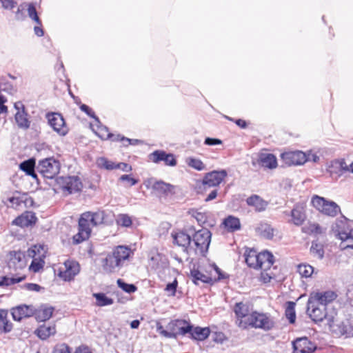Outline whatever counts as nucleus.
Segmentation results:
<instances>
[{
	"instance_id": "obj_32",
	"label": "nucleus",
	"mask_w": 353,
	"mask_h": 353,
	"mask_svg": "<svg viewBox=\"0 0 353 353\" xmlns=\"http://www.w3.org/2000/svg\"><path fill=\"white\" fill-rule=\"evenodd\" d=\"M246 202L248 205L254 207L257 212L264 211L268 204L267 201L256 194L248 197Z\"/></svg>"
},
{
	"instance_id": "obj_56",
	"label": "nucleus",
	"mask_w": 353,
	"mask_h": 353,
	"mask_svg": "<svg viewBox=\"0 0 353 353\" xmlns=\"http://www.w3.org/2000/svg\"><path fill=\"white\" fill-rule=\"evenodd\" d=\"M178 285L177 280L175 279L172 283H168L165 289V291L170 292L172 296H174Z\"/></svg>"
},
{
	"instance_id": "obj_38",
	"label": "nucleus",
	"mask_w": 353,
	"mask_h": 353,
	"mask_svg": "<svg viewBox=\"0 0 353 353\" xmlns=\"http://www.w3.org/2000/svg\"><path fill=\"white\" fill-rule=\"evenodd\" d=\"M234 312L238 317V319L241 318H248L250 316L249 314V306L247 304H245L242 302L237 303L234 307Z\"/></svg>"
},
{
	"instance_id": "obj_22",
	"label": "nucleus",
	"mask_w": 353,
	"mask_h": 353,
	"mask_svg": "<svg viewBox=\"0 0 353 353\" xmlns=\"http://www.w3.org/2000/svg\"><path fill=\"white\" fill-rule=\"evenodd\" d=\"M14 108L17 110L15 114V121L19 128L22 129L29 128L30 121L28 119V114L25 111L23 104L20 101L16 102Z\"/></svg>"
},
{
	"instance_id": "obj_23",
	"label": "nucleus",
	"mask_w": 353,
	"mask_h": 353,
	"mask_svg": "<svg viewBox=\"0 0 353 353\" xmlns=\"http://www.w3.org/2000/svg\"><path fill=\"white\" fill-rule=\"evenodd\" d=\"M150 159L154 163L164 161L165 164L170 166L176 165V161L172 154H167L163 150H156L149 155Z\"/></svg>"
},
{
	"instance_id": "obj_28",
	"label": "nucleus",
	"mask_w": 353,
	"mask_h": 353,
	"mask_svg": "<svg viewBox=\"0 0 353 353\" xmlns=\"http://www.w3.org/2000/svg\"><path fill=\"white\" fill-rule=\"evenodd\" d=\"M190 276L193 283L196 285H199L200 283H210L212 281V278L208 274L203 273L199 268L196 267L195 265L190 270Z\"/></svg>"
},
{
	"instance_id": "obj_3",
	"label": "nucleus",
	"mask_w": 353,
	"mask_h": 353,
	"mask_svg": "<svg viewBox=\"0 0 353 353\" xmlns=\"http://www.w3.org/2000/svg\"><path fill=\"white\" fill-rule=\"evenodd\" d=\"M103 219V212H86L82 214L79 221V232L73 236V243L79 244L88 239L90 237L92 227L102 223Z\"/></svg>"
},
{
	"instance_id": "obj_5",
	"label": "nucleus",
	"mask_w": 353,
	"mask_h": 353,
	"mask_svg": "<svg viewBox=\"0 0 353 353\" xmlns=\"http://www.w3.org/2000/svg\"><path fill=\"white\" fill-rule=\"evenodd\" d=\"M236 323L243 329L246 328L248 325H250L252 327L264 330H270L274 325V322L270 315L256 312H252L245 320L238 319Z\"/></svg>"
},
{
	"instance_id": "obj_39",
	"label": "nucleus",
	"mask_w": 353,
	"mask_h": 353,
	"mask_svg": "<svg viewBox=\"0 0 353 353\" xmlns=\"http://www.w3.org/2000/svg\"><path fill=\"white\" fill-rule=\"evenodd\" d=\"M93 296L96 299V304L98 306L103 307L113 303V300L108 297L104 293H94Z\"/></svg>"
},
{
	"instance_id": "obj_44",
	"label": "nucleus",
	"mask_w": 353,
	"mask_h": 353,
	"mask_svg": "<svg viewBox=\"0 0 353 353\" xmlns=\"http://www.w3.org/2000/svg\"><path fill=\"white\" fill-rule=\"evenodd\" d=\"M294 307L295 303L294 302H288V306L285 310V315L290 323H294L295 322L296 314Z\"/></svg>"
},
{
	"instance_id": "obj_12",
	"label": "nucleus",
	"mask_w": 353,
	"mask_h": 353,
	"mask_svg": "<svg viewBox=\"0 0 353 353\" xmlns=\"http://www.w3.org/2000/svg\"><path fill=\"white\" fill-rule=\"evenodd\" d=\"M166 328L169 332H164L168 338H176L178 335H185L191 331V325L185 320L176 319L170 321Z\"/></svg>"
},
{
	"instance_id": "obj_4",
	"label": "nucleus",
	"mask_w": 353,
	"mask_h": 353,
	"mask_svg": "<svg viewBox=\"0 0 353 353\" xmlns=\"http://www.w3.org/2000/svg\"><path fill=\"white\" fill-rule=\"evenodd\" d=\"M247 265L254 269L266 271L274 263V256L272 253L265 251L259 254L254 250H247L244 254Z\"/></svg>"
},
{
	"instance_id": "obj_26",
	"label": "nucleus",
	"mask_w": 353,
	"mask_h": 353,
	"mask_svg": "<svg viewBox=\"0 0 353 353\" xmlns=\"http://www.w3.org/2000/svg\"><path fill=\"white\" fill-rule=\"evenodd\" d=\"M256 234L265 239L270 240L274 237V229L267 222L261 221L254 228Z\"/></svg>"
},
{
	"instance_id": "obj_43",
	"label": "nucleus",
	"mask_w": 353,
	"mask_h": 353,
	"mask_svg": "<svg viewBox=\"0 0 353 353\" xmlns=\"http://www.w3.org/2000/svg\"><path fill=\"white\" fill-rule=\"evenodd\" d=\"M53 310L52 307L42 308L37 313V319L39 321L48 320L52 316Z\"/></svg>"
},
{
	"instance_id": "obj_60",
	"label": "nucleus",
	"mask_w": 353,
	"mask_h": 353,
	"mask_svg": "<svg viewBox=\"0 0 353 353\" xmlns=\"http://www.w3.org/2000/svg\"><path fill=\"white\" fill-rule=\"evenodd\" d=\"M80 108H81V110L82 111L85 112L90 117L95 118L96 121L98 123L99 122L98 118L95 117V116L94 115L93 112L92 111V110L88 105H86L85 104H83V105H81Z\"/></svg>"
},
{
	"instance_id": "obj_45",
	"label": "nucleus",
	"mask_w": 353,
	"mask_h": 353,
	"mask_svg": "<svg viewBox=\"0 0 353 353\" xmlns=\"http://www.w3.org/2000/svg\"><path fill=\"white\" fill-rule=\"evenodd\" d=\"M97 164L99 168H105L106 170L116 169L117 164L114 162L108 161L104 157H100L97 160Z\"/></svg>"
},
{
	"instance_id": "obj_19",
	"label": "nucleus",
	"mask_w": 353,
	"mask_h": 353,
	"mask_svg": "<svg viewBox=\"0 0 353 353\" xmlns=\"http://www.w3.org/2000/svg\"><path fill=\"white\" fill-rule=\"evenodd\" d=\"M292 345V353H313L316 349V345L306 337L296 339Z\"/></svg>"
},
{
	"instance_id": "obj_9",
	"label": "nucleus",
	"mask_w": 353,
	"mask_h": 353,
	"mask_svg": "<svg viewBox=\"0 0 353 353\" xmlns=\"http://www.w3.org/2000/svg\"><path fill=\"white\" fill-rule=\"evenodd\" d=\"M313 206L319 211L330 216H335L340 212V207L334 201H327L323 197L314 196L312 199Z\"/></svg>"
},
{
	"instance_id": "obj_25",
	"label": "nucleus",
	"mask_w": 353,
	"mask_h": 353,
	"mask_svg": "<svg viewBox=\"0 0 353 353\" xmlns=\"http://www.w3.org/2000/svg\"><path fill=\"white\" fill-rule=\"evenodd\" d=\"M348 170V166L343 159H335L331 161L327 167V172L331 176H340Z\"/></svg>"
},
{
	"instance_id": "obj_35",
	"label": "nucleus",
	"mask_w": 353,
	"mask_h": 353,
	"mask_svg": "<svg viewBox=\"0 0 353 353\" xmlns=\"http://www.w3.org/2000/svg\"><path fill=\"white\" fill-rule=\"evenodd\" d=\"M210 332L208 327H196L193 328L191 325V331L188 332V334H190L192 337L196 340L202 341L205 339L210 334Z\"/></svg>"
},
{
	"instance_id": "obj_41",
	"label": "nucleus",
	"mask_w": 353,
	"mask_h": 353,
	"mask_svg": "<svg viewBox=\"0 0 353 353\" xmlns=\"http://www.w3.org/2000/svg\"><path fill=\"white\" fill-rule=\"evenodd\" d=\"M185 163L188 166L198 171H202L205 169V165L201 161V160L199 159L188 157L185 159Z\"/></svg>"
},
{
	"instance_id": "obj_42",
	"label": "nucleus",
	"mask_w": 353,
	"mask_h": 353,
	"mask_svg": "<svg viewBox=\"0 0 353 353\" xmlns=\"http://www.w3.org/2000/svg\"><path fill=\"white\" fill-rule=\"evenodd\" d=\"M297 271L302 277L309 278L314 272V268L308 264H300L297 266Z\"/></svg>"
},
{
	"instance_id": "obj_55",
	"label": "nucleus",
	"mask_w": 353,
	"mask_h": 353,
	"mask_svg": "<svg viewBox=\"0 0 353 353\" xmlns=\"http://www.w3.org/2000/svg\"><path fill=\"white\" fill-rule=\"evenodd\" d=\"M53 353H71L69 347L65 344L57 345L53 350Z\"/></svg>"
},
{
	"instance_id": "obj_34",
	"label": "nucleus",
	"mask_w": 353,
	"mask_h": 353,
	"mask_svg": "<svg viewBox=\"0 0 353 353\" xmlns=\"http://www.w3.org/2000/svg\"><path fill=\"white\" fill-rule=\"evenodd\" d=\"M56 332V328L54 325H41L37 329L35 333L42 340L48 339L50 336L54 335Z\"/></svg>"
},
{
	"instance_id": "obj_2",
	"label": "nucleus",
	"mask_w": 353,
	"mask_h": 353,
	"mask_svg": "<svg viewBox=\"0 0 353 353\" xmlns=\"http://www.w3.org/2000/svg\"><path fill=\"white\" fill-rule=\"evenodd\" d=\"M103 219V212H86L82 214L79 221V232L73 236V243L79 244L88 239L90 237L92 227L102 223Z\"/></svg>"
},
{
	"instance_id": "obj_36",
	"label": "nucleus",
	"mask_w": 353,
	"mask_h": 353,
	"mask_svg": "<svg viewBox=\"0 0 353 353\" xmlns=\"http://www.w3.org/2000/svg\"><path fill=\"white\" fill-rule=\"evenodd\" d=\"M35 160L30 159L27 161L22 162L20 164V168L24 171L28 175L32 176L33 178H37V174L34 172Z\"/></svg>"
},
{
	"instance_id": "obj_1",
	"label": "nucleus",
	"mask_w": 353,
	"mask_h": 353,
	"mask_svg": "<svg viewBox=\"0 0 353 353\" xmlns=\"http://www.w3.org/2000/svg\"><path fill=\"white\" fill-rule=\"evenodd\" d=\"M132 254L130 248L118 245L102 260L103 270L107 273L118 272Z\"/></svg>"
},
{
	"instance_id": "obj_13",
	"label": "nucleus",
	"mask_w": 353,
	"mask_h": 353,
	"mask_svg": "<svg viewBox=\"0 0 353 353\" xmlns=\"http://www.w3.org/2000/svg\"><path fill=\"white\" fill-rule=\"evenodd\" d=\"M310 303H316L321 307L325 306L336 298V294L333 291L312 292L310 294Z\"/></svg>"
},
{
	"instance_id": "obj_15",
	"label": "nucleus",
	"mask_w": 353,
	"mask_h": 353,
	"mask_svg": "<svg viewBox=\"0 0 353 353\" xmlns=\"http://www.w3.org/2000/svg\"><path fill=\"white\" fill-rule=\"evenodd\" d=\"M8 265L14 271L21 270L26 266L25 254L21 251H11L8 255Z\"/></svg>"
},
{
	"instance_id": "obj_40",
	"label": "nucleus",
	"mask_w": 353,
	"mask_h": 353,
	"mask_svg": "<svg viewBox=\"0 0 353 353\" xmlns=\"http://www.w3.org/2000/svg\"><path fill=\"white\" fill-rule=\"evenodd\" d=\"M303 231L310 234H321L325 232V229L321 227L318 223H312L303 228Z\"/></svg>"
},
{
	"instance_id": "obj_37",
	"label": "nucleus",
	"mask_w": 353,
	"mask_h": 353,
	"mask_svg": "<svg viewBox=\"0 0 353 353\" xmlns=\"http://www.w3.org/2000/svg\"><path fill=\"white\" fill-rule=\"evenodd\" d=\"M223 224L229 232L238 230L241 228L239 219L232 216H229L226 218L223 221Z\"/></svg>"
},
{
	"instance_id": "obj_20",
	"label": "nucleus",
	"mask_w": 353,
	"mask_h": 353,
	"mask_svg": "<svg viewBox=\"0 0 353 353\" xmlns=\"http://www.w3.org/2000/svg\"><path fill=\"white\" fill-rule=\"evenodd\" d=\"M307 313L312 321L315 322L322 321L323 319H326L327 321V316L325 313V307H321L316 304V303H310V298L307 301Z\"/></svg>"
},
{
	"instance_id": "obj_46",
	"label": "nucleus",
	"mask_w": 353,
	"mask_h": 353,
	"mask_svg": "<svg viewBox=\"0 0 353 353\" xmlns=\"http://www.w3.org/2000/svg\"><path fill=\"white\" fill-rule=\"evenodd\" d=\"M96 134L101 139H108L114 136L113 134L109 132L108 128L105 126L98 125L97 129L96 130Z\"/></svg>"
},
{
	"instance_id": "obj_64",
	"label": "nucleus",
	"mask_w": 353,
	"mask_h": 353,
	"mask_svg": "<svg viewBox=\"0 0 353 353\" xmlns=\"http://www.w3.org/2000/svg\"><path fill=\"white\" fill-rule=\"evenodd\" d=\"M74 353H92L87 347H79Z\"/></svg>"
},
{
	"instance_id": "obj_53",
	"label": "nucleus",
	"mask_w": 353,
	"mask_h": 353,
	"mask_svg": "<svg viewBox=\"0 0 353 353\" xmlns=\"http://www.w3.org/2000/svg\"><path fill=\"white\" fill-rule=\"evenodd\" d=\"M192 216L196 220L199 225L203 224L206 222L207 216L204 213L196 210H192Z\"/></svg>"
},
{
	"instance_id": "obj_54",
	"label": "nucleus",
	"mask_w": 353,
	"mask_h": 353,
	"mask_svg": "<svg viewBox=\"0 0 353 353\" xmlns=\"http://www.w3.org/2000/svg\"><path fill=\"white\" fill-rule=\"evenodd\" d=\"M163 255L158 252L150 253V259L153 263V267L157 268L159 266V263L163 260Z\"/></svg>"
},
{
	"instance_id": "obj_51",
	"label": "nucleus",
	"mask_w": 353,
	"mask_h": 353,
	"mask_svg": "<svg viewBox=\"0 0 353 353\" xmlns=\"http://www.w3.org/2000/svg\"><path fill=\"white\" fill-rule=\"evenodd\" d=\"M24 278L23 277H19V278H9L4 276L2 278V279L0 281V286L3 285H10L14 283H17L21 282Z\"/></svg>"
},
{
	"instance_id": "obj_48",
	"label": "nucleus",
	"mask_w": 353,
	"mask_h": 353,
	"mask_svg": "<svg viewBox=\"0 0 353 353\" xmlns=\"http://www.w3.org/2000/svg\"><path fill=\"white\" fill-rule=\"evenodd\" d=\"M117 283L118 286L125 292L132 293L137 290L134 285L126 283L121 279H118Z\"/></svg>"
},
{
	"instance_id": "obj_63",
	"label": "nucleus",
	"mask_w": 353,
	"mask_h": 353,
	"mask_svg": "<svg viewBox=\"0 0 353 353\" xmlns=\"http://www.w3.org/2000/svg\"><path fill=\"white\" fill-rule=\"evenodd\" d=\"M307 157V161H313V162H317L319 160V157L317 156L316 154L309 152L306 154Z\"/></svg>"
},
{
	"instance_id": "obj_33",
	"label": "nucleus",
	"mask_w": 353,
	"mask_h": 353,
	"mask_svg": "<svg viewBox=\"0 0 353 353\" xmlns=\"http://www.w3.org/2000/svg\"><path fill=\"white\" fill-rule=\"evenodd\" d=\"M8 312L6 310H0V332H10L12 329V324L8 319Z\"/></svg>"
},
{
	"instance_id": "obj_27",
	"label": "nucleus",
	"mask_w": 353,
	"mask_h": 353,
	"mask_svg": "<svg viewBox=\"0 0 353 353\" xmlns=\"http://www.w3.org/2000/svg\"><path fill=\"white\" fill-rule=\"evenodd\" d=\"M174 243L179 246L183 247L187 253L191 254L189 248L191 246V237L184 232H178L172 234Z\"/></svg>"
},
{
	"instance_id": "obj_30",
	"label": "nucleus",
	"mask_w": 353,
	"mask_h": 353,
	"mask_svg": "<svg viewBox=\"0 0 353 353\" xmlns=\"http://www.w3.org/2000/svg\"><path fill=\"white\" fill-rule=\"evenodd\" d=\"M259 164L268 169H274L277 167V160L276 157L270 153H261L259 154Z\"/></svg>"
},
{
	"instance_id": "obj_62",
	"label": "nucleus",
	"mask_w": 353,
	"mask_h": 353,
	"mask_svg": "<svg viewBox=\"0 0 353 353\" xmlns=\"http://www.w3.org/2000/svg\"><path fill=\"white\" fill-rule=\"evenodd\" d=\"M2 6L6 9H12L14 6L13 0H3Z\"/></svg>"
},
{
	"instance_id": "obj_58",
	"label": "nucleus",
	"mask_w": 353,
	"mask_h": 353,
	"mask_svg": "<svg viewBox=\"0 0 353 353\" xmlns=\"http://www.w3.org/2000/svg\"><path fill=\"white\" fill-rule=\"evenodd\" d=\"M22 288L29 291L35 292H39L41 289V287L36 283H26L22 286Z\"/></svg>"
},
{
	"instance_id": "obj_7",
	"label": "nucleus",
	"mask_w": 353,
	"mask_h": 353,
	"mask_svg": "<svg viewBox=\"0 0 353 353\" xmlns=\"http://www.w3.org/2000/svg\"><path fill=\"white\" fill-rule=\"evenodd\" d=\"M327 321L330 331L336 336L353 334V325L350 323V322H353V320L341 321L337 316H330L327 317Z\"/></svg>"
},
{
	"instance_id": "obj_57",
	"label": "nucleus",
	"mask_w": 353,
	"mask_h": 353,
	"mask_svg": "<svg viewBox=\"0 0 353 353\" xmlns=\"http://www.w3.org/2000/svg\"><path fill=\"white\" fill-rule=\"evenodd\" d=\"M119 181H126L129 183L130 186L134 185L138 183V180L132 178L130 175L123 174L120 176Z\"/></svg>"
},
{
	"instance_id": "obj_14",
	"label": "nucleus",
	"mask_w": 353,
	"mask_h": 353,
	"mask_svg": "<svg viewBox=\"0 0 353 353\" xmlns=\"http://www.w3.org/2000/svg\"><path fill=\"white\" fill-rule=\"evenodd\" d=\"M48 123L61 136H65L68 132V128L65 125L63 117L59 113H50L47 114Z\"/></svg>"
},
{
	"instance_id": "obj_49",
	"label": "nucleus",
	"mask_w": 353,
	"mask_h": 353,
	"mask_svg": "<svg viewBox=\"0 0 353 353\" xmlns=\"http://www.w3.org/2000/svg\"><path fill=\"white\" fill-rule=\"evenodd\" d=\"M28 14L30 18L34 21L38 25L41 26V22L37 15L36 8L33 4H30L28 8Z\"/></svg>"
},
{
	"instance_id": "obj_59",
	"label": "nucleus",
	"mask_w": 353,
	"mask_h": 353,
	"mask_svg": "<svg viewBox=\"0 0 353 353\" xmlns=\"http://www.w3.org/2000/svg\"><path fill=\"white\" fill-rule=\"evenodd\" d=\"M204 143L208 145H220L222 143V141L219 139L208 137L205 139Z\"/></svg>"
},
{
	"instance_id": "obj_29",
	"label": "nucleus",
	"mask_w": 353,
	"mask_h": 353,
	"mask_svg": "<svg viewBox=\"0 0 353 353\" xmlns=\"http://www.w3.org/2000/svg\"><path fill=\"white\" fill-rule=\"evenodd\" d=\"M37 217L32 212H26L13 220L12 224L20 227H28L35 223Z\"/></svg>"
},
{
	"instance_id": "obj_24",
	"label": "nucleus",
	"mask_w": 353,
	"mask_h": 353,
	"mask_svg": "<svg viewBox=\"0 0 353 353\" xmlns=\"http://www.w3.org/2000/svg\"><path fill=\"white\" fill-rule=\"evenodd\" d=\"M11 314L13 319L20 321L23 318H27L34 314V309L32 306L21 305L12 308Z\"/></svg>"
},
{
	"instance_id": "obj_10",
	"label": "nucleus",
	"mask_w": 353,
	"mask_h": 353,
	"mask_svg": "<svg viewBox=\"0 0 353 353\" xmlns=\"http://www.w3.org/2000/svg\"><path fill=\"white\" fill-rule=\"evenodd\" d=\"M345 223L340 221L336 223V227L333 228L336 236L341 240L340 245L342 249H353V230L345 228Z\"/></svg>"
},
{
	"instance_id": "obj_52",
	"label": "nucleus",
	"mask_w": 353,
	"mask_h": 353,
	"mask_svg": "<svg viewBox=\"0 0 353 353\" xmlns=\"http://www.w3.org/2000/svg\"><path fill=\"white\" fill-rule=\"evenodd\" d=\"M117 223L123 227H129L132 225V220L127 214H120L117 218Z\"/></svg>"
},
{
	"instance_id": "obj_31",
	"label": "nucleus",
	"mask_w": 353,
	"mask_h": 353,
	"mask_svg": "<svg viewBox=\"0 0 353 353\" xmlns=\"http://www.w3.org/2000/svg\"><path fill=\"white\" fill-rule=\"evenodd\" d=\"M290 216V222L297 226L301 225L306 219L303 208L298 205H295L292 210Z\"/></svg>"
},
{
	"instance_id": "obj_17",
	"label": "nucleus",
	"mask_w": 353,
	"mask_h": 353,
	"mask_svg": "<svg viewBox=\"0 0 353 353\" xmlns=\"http://www.w3.org/2000/svg\"><path fill=\"white\" fill-rule=\"evenodd\" d=\"M282 160L285 164L303 165L307 161L306 154L301 151H292L284 152L281 155Z\"/></svg>"
},
{
	"instance_id": "obj_11",
	"label": "nucleus",
	"mask_w": 353,
	"mask_h": 353,
	"mask_svg": "<svg viewBox=\"0 0 353 353\" xmlns=\"http://www.w3.org/2000/svg\"><path fill=\"white\" fill-rule=\"evenodd\" d=\"M148 188H150L152 192L157 196H168L176 193V186L170 183H165L163 181H148L146 184Z\"/></svg>"
},
{
	"instance_id": "obj_18",
	"label": "nucleus",
	"mask_w": 353,
	"mask_h": 353,
	"mask_svg": "<svg viewBox=\"0 0 353 353\" xmlns=\"http://www.w3.org/2000/svg\"><path fill=\"white\" fill-rule=\"evenodd\" d=\"M80 271L79 264L74 261H66L64 263V270H60L58 275L64 281H71Z\"/></svg>"
},
{
	"instance_id": "obj_61",
	"label": "nucleus",
	"mask_w": 353,
	"mask_h": 353,
	"mask_svg": "<svg viewBox=\"0 0 353 353\" xmlns=\"http://www.w3.org/2000/svg\"><path fill=\"white\" fill-rule=\"evenodd\" d=\"M116 169H121L123 171L130 172L132 170V167L125 163H119L117 164Z\"/></svg>"
},
{
	"instance_id": "obj_6",
	"label": "nucleus",
	"mask_w": 353,
	"mask_h": 353,
	"mask_svg": "<svg viewBox=\"0 0 353 353\" xmlns=\"http://www.w3.org/2000/svg\"><path fill=\"white\" fill-rule=\"evenodd\" d=\"M211 232L206 228L196 232L193 236V243L189 248L191 254L203 256L208 250L210 243Z\"/></svg>"
},
{
	"instance_id": "obj_50",
	"label": "nucleus",
	"mask_w": 353,
	"mask_h": 353,
	"mask_svg": "<svg viewBox=\"0 0 353 353\" xmlns=\"http://www.w3.org/2000/svg\"><path fill=\"white\" fill-rule=\"evenodd\" d=\"M43 260L34 259L30 265V270L34 272H37L43 268Z\"/></svg>"
},
{
	"instance_id": "obj_8",
	"label": "nucleus",
	"mask_w": 353,
	"mask_h": 353,
	"mask_svg": "<svg viewBox=\"0 0 353 353\" xmlns=\"http://www.w3.org/2000/svg\"><path fill=\"white\" fill-rule=\"evenodd\" d=\"M37 170L45 178L53 179L59 172L60 163L54 158L39 161Z\"/></svg>"
},
{
	"instance_id": "obj_47",
	"label": "nucleus",
	"mask_w": 353,
	"mask_h": 353,
	"mask_svg": "<svg viewBox=\"0 0 353 353\" xmlns=\"http://www.w3.org/2000/svg\"><path fill=\"white\" fill-rule=\"evenodd\" d=\"M311 253L317 256L319 259H322L324 255V250L323 249L322 245L313 242L312 246L310 248Z\"/></svg>"
},
{
	"instance_id": "obj_16",
	"label": "nucleus",
	"mask_w": 353,
	"mask_h": 353,
	"mask_svg": "<svg viewBox=\"0 0 353 353\" xmlns=\"http://www.w3.org/2000/svg\"><path fill=\"white\" fill-rule=\"evenodd\" d=\"M228 174L225 170L220 171H212L205 174L203 179V185L205 188L206 187H216L218 186L223 179L227 176Z\"/></svg>"
},
{
	"instance_id": "obj_21",
	"label": "nucleus",
	"mask_w": 353,
	"mask_h": 353,
	"mask_svg": "<svg viewBox=\"0 0 353 353\" xmlns=\"http://www.w3.org/2000/svg\"><path fill=\"white\" fill-rule=\"evenodd\" d=\"M61 185L69 194L79 192L83 187L80 179L76 176L62 177Z\"/></svg>"
}]
</instances>
